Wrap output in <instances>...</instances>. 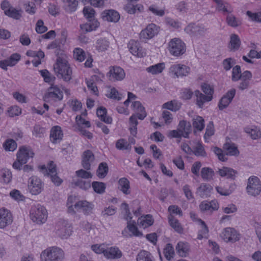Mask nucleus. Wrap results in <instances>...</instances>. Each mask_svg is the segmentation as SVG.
Returning a JSON list of instances; mask_svg holds the SVG:
<instances>
[{"label": "nucleus", "instance_id": "obj_46", "mask_svg": "<svg viewBox=\"0 0 261 261\" xmlns=\"http://www.w3.org/2000/svg\"><path fill=\"white\" fill-rule=\"evenodd\" d=\"M172 115H162L161 119H160V121L158 122L153 121V118L152 117L150 119V122L153 124L154 128H158L163 125V121L166 124H170L173 118L171 117Z\"/></svg>", "mask_w": 261, "mask_h": 261}, {"label": "nucleus", "instance_id": "obj_7", "mask_svg": "<svg viewBox=\"0 0 261 261\" xmlns=\"http://www.w3.org/2000/svg\"><path fill=\"white\" fill-rule=\"evenodd\" d=\"M160 31V28L154 23L148 24L139 34L140 40L147 41L156 36Z\"/></svg>", "mask_w": 261, "mask_h": 261}, {"label": "nucleus", "instance_id": "obj_1", "mask_svg": "<svg viewBox=\"0 0 261 261\" xmlns=\"http://www.w3.org/2000/svg\"><path fill=\"white\" fill-rule=\"evenodd\" d=\"M136 98L137 97L135 94L130 92H128L126 100L123 104H121L117 107V109L118 112L120 114L126 113L127 108L129 103H132L131 109L136 113V114H140V113H144L145 112L144 107L140 101L135 100Z\"/></svg>", "mask_w": 261, "mask_h": 261}, {"label": "nucleus", "instance_id": "obj_23", "mask_svg": "<svg viewBox=\"0 0 261 261\" xmlns=\"http://www.w3.org/2000/svg\"><path fill=\"white\" fill-rule=\"evenodd\" d=\"M12 216L9 211L5 208L0 209V228H4L12 222Z\"/></svg>", "mask_w": 261, "mask_h": 261}, {"label": "nucleus", "instance_id": "obj_51", "mask_svg": "<svg viewBox=\"0 0 261 261\" xmlns=\"http://www.w3.org/2000/svg\"><path fill=\"white\" fill-rule=\"evenodd\" d=\"M245 130L246 133L250 135L251 138L253 140L261 138V131L256 127L246 128Z\"/></svg>", "mask_w": 261, "mask_h": 261}, {"label": "nucleus", "instance_id": "obj_64", "mask_svg": "<svg viewBox=\"0 0 261 261\" xmlns=\"http://www.w3.org/2000/svg\"><path fill=\"white\" fill-rule=\"evenodd\" d=\"M193 125L194 129H196L198 130H202L204 127V119L202 117L198 115L196 119H194V120L193 122Z\"/></svg>", "mask_w": 261, "mask_h": 261}, {"label": "nucleus", "instance_id": "obj_3", "mask_svg": "<svg viewBox=\"0 0 261 261\" xmlns=\"http://www.w3.org/2000/svg\"><path fill=\"white\" fill-rule=\"evenodd\" d=\"M55 72L59 77L69 81L72 77V70L67 61L64 58H58L54 67Z\"/></svg>", "mask_w": 261, "mask_h": 261}, {"label": "nucleus", "instance_id": "obj_8", "mask_svg": "<svg viewBox=\"0 0 261 261\" xmlns=\"http://www.w3.org/2000/svg\"><path fill=\"white\" fill-rule=\"evenodd\" d=\"M56 233L62 239L67 238L72 232L70 224L67 221L60 219L55 226Z\"/></svg>", "mask_w": 261, "mask_h": 261}, {"label": "nucleus", "instance_id": "obj_49", "mask_svg": "<svg viewBox=\"0 0 261 261\" xmlns=\"http://www.w3.org/2000/svg\"><path fill=\"white\" fill-rule=\"evenodd\" d=\"M223 148L227 151V155H238L239 154V151L234 143H225Z\"/></svg>", "mask_w": 261, "mask_h": 261}, {"label": "nucleus", "instance_id": "obj_18", "mask_svg": "<svg viewBox=\"0 0 261 261\" xmlns=\"http://www.w3.org/2000/svg\"><path fill=\"white\" fill-rule=\"evenodd\" d=\"M100 17L103 21L116 23L119 20L120 15L117 11L108 9L103 11L100 14Z\"/></svg>", "mask_w": 261, "mask_h": 261}, {"label": "nucleus", "instance_id": "obj_9", "mask_svg": "<svg viewBox=\"0 0 261 261\" xmlns=\"http://www.w3.org/2000/svg\"><path fill=\"white\" fill-rule=\"evenodd\" d=\"M191 72V68L185 64L175 63L169 68V73L174 77H182L188 76Z\"/></svg>", "mask_w": 261, "mask_h": 261}, {"label": "nucleus", "instance_id": "obj_57", "mask_svg": "<svg viewBox=\"0 0 261 261\" xmlns=\"http://www.w3.org/2000/svg\"><path fill=\"white\" fill-rule=\"evenodd\" d=\"M199 221L201 224V229L198 232L197 239L201 240L203 238H207L208 233V229L203 221L201 219H199Z\"/></svg>", "mask_w": 261, "mask_h": 261}, {"label": "nucleus", "instance_id": "obj_54", "mask_svg": "<svg viewBox=\"0 0 261 261\" xmlns=\"http://www.w3.org/2000/svg\"><path fill=\"white\" fill-rule=\"evenodd\" d=\"M137 115H132L129 119V122L130 125L129 130L130 134L135 136L137 134V125H138Z\"/></svg>", "mask_w": 261, "mask_h": 261}, {"label": "nucleus", "instance_id": "obj_47", "mask_svg": "<svg viewBox=\"0 0 261 261\" xmlns=\"http://www.w3.org/2000/svg\"><path fill=\"white\" fill-rule=\"evenodd\" d=\"M241 44V40L238 35L232 34L230 37L229 48L231 50H236L239 49Z\"/></svg>", "mask_w": 261, "mask_h": 261}, {"label": "nucleus", "instance_id": "obj_59", "mask_svg": "<svg viewBox=\"0 0 261 261\" xmlns=\"http://www.w3.org/2000/svg\"><path fill=\"white\" fill-rule=\"evenodd\" d=\"M116 147L119 150H130L131 146L124 139H120L116 143Z\"/></svg>", "mask_w": 261, "mask_h": 261}, {"label": "nucleus", "instance_id": "obj_2", "mask_svg": "<svg viewBox=\"0 0 261 261\" xmlns=\"http://www.w3.org/2000/svg\"><path fill=\"white\" fill-rule=\"evenodd\" d=\"M201 89L205 95L198 90L195 91L194 93L196 97V105L199 108H202L205 102L211 101L213 98L214 93L213 87L206 83H203L201 85Z\"/></svg>", "mask_w": 261, "mask_h": 261}, {"label": "nucleus", "instance_id": "obj_13", "mask_svg": "<svg viewBox=\"0 0 261 261\" xmlns=\"http://www.w3.org/2000/svg\"><path fill=\"white\" fill-rule=\"evenodd\" d=\"M127 47L129 52L134 56L142 58L146 55L145 49L143 48L137 41L130 40L128 44Z\"/></svg>", "mask_w": 261, "mask_h": 261}, {"label": "nucleus", "instance_id": "obj_52", "mask_svg": "<svg viewBox=\"0 0 261 261\" xmlns=\"http://www.w3.org/2000/svg\"><path fill=\"white\" fill-rule=\"evenodd\" d=\"M214 175V171L209 167L202 168L201 171V176L205 180H210Z\"/></svg>", "mask_w": 261, "mask_h": 261}, {"label": "nucleus", "instance_id": "obj_16", "mask_svg": "<svg viewBox=\"0 0 261 261\" xmlns=\"http://www.w3.org/2000/svg\"><path fill=\"white\" fill-rule=\"evenodd\" d=\"M236 90L231 89L228 90L220 99L218 107L220 110H223L229 105L236 95Z\"/></svg>", "mask_w": 261, "mask_h": 261}, {"label": "nucleus", "instance_id": "obj_30", "mask_svg": "<svg viewBox=\"0 0 261 261\" xmlns=\"http://www.w3.org/2000/svg\"><path fill=\"white\" fill-rule=\"evenodd\" d=\"M74 207L77 211L82 209L85 215L90 214L93 209V205L86 200L79 201L75 203Z\"/></svg>", "mask_w": 261, "mask_h": 261}, {"label": "nucleus", "instance_id": "obj_6", "mask_svg": "<svg viewBox=\"0 0 261 261\" xmlns=\"http://www.w3.org/2000/svg\"><path fill=\"white\" fill-rule=\"evenodd\" d=\"M168 50L172 56L179 57L186 52V44L180 39L174 38L169 41Z\"/></svg>", "mask_w": 261, "mask_h": 261}, {"label": "nucleus", "instance_id": "obj_10", "mask_svg": "<svg viewBox=\"0 0 261 261\" xmlns=\"http://www.w3.org/2000/svg\"><path fill=\"white\" fill-rule=\"evenodd\" d=\"M246 191L249 195L253 196H256L260 194L261 182L257 177L252 176L249 178Z\"/></svg>", "mask_w": 261, "mask_h": 261}, {"label": "nucleus", "instance_id": "obj_53", "mask_svg": "<svg viewBox=\"0 0 261 261\" xmlns=\"http://www.w3.org/2000/svg\"><path fill=\"white\" fill-rule=\"evenodd\" d=\"M163 253L165 258L168 260H170L173 258L174 255V250L172 245L170 243L167 244L164 249Z\"/></svg>", "mask_w": 261, "mask_h": 261}, {"label": "nucleus", "instance_id": "obj_56", "mask_svg": "<svg viewBox=\"0 0 261 261\" xmlns=\"http://www.w3.org/2000/svg\"><path fill=\"white\" fill-rule=\"evenodd\" d=\"M39 72L45 83H47L50 84H51L54 83L55 80V77L52 75L48 70L44 69L40 70Z\"/></svg>", "mask_w": 261, "mask_h": 261}, {"label": "nucleus", "instance_id": "obj_15", "mask_svg": "<svg viewBox=\"0 0 261 261\" xmlns=\"http://www.w3.org/2000/svg\"><path fill=\"white\" fill-rule=\"evenodd\" d=\"M1 9L4 11L5 14L9 17L18 19L21 16V12L12 7L6 1L2 3Z\"/></svg>", "mask_w": 261, "mask_h": 261}, {"label": "nucleus", "instance_id": "obj_36", "mask_svg": "<svg viewBox=\"0 0 261 261\" xmlns=\"http://www.w3.org/2000/svg\"><path fill=\"white\" fill-rule=\"evenodd\" d=\"M109 46L110 42L106 38L98 39L95 44V47L99 53L106 51L109 48Z\"/></svg>", "mask_w": 261, "mask_h": 261}, {"label": "nucleus", "instance_id": "obj_22", "mask_svg": "<svg viewBox=\"0 0 261 261\" xmlns=\"http://www.w3.org/2000/svg\"><path fill=\"white\" fill-rule=\"evenodd\" d=\"M100 76L97 75H93L90 79L86 80V83L88 89L91 93L95 96L99 95V91L96 86L99 81H101Z\"/></svg>", "mask_w": 261, "mask_h": 261}, {"label": "nucleus", "instance_id": "obj_24", "mask_svg": "<svg viewBox=\"0 0 261 261\" xmlns=\"http://www.w3.org/2000/svg\"><path fill=\"white\" fill-rule=\"evenodd\" d=\"M19 54L15 53L12 54L8 59L0 61V67L4 70H7L8 67L15 66L20 60Z\"/></svg>", "mask_w": 261, "mask_h": 261}, {"label": "nucleus", "instance_id": "obj_4", "mask_svg": "<svg viewBox=\"0 0 261 261\" xmlns=\"http://www.w3.org/2000/svg\"><path fill=\"white\" fill-rule=\"evenodd\" d=\"M42 261H63L64 252L57 247H53L43 251L40 255Z\"/></svg>", "mask_w": 261, "mask_h": 261}, {"label": "nucleus", "instance_id": "obj_63", "mask_svg": "<svg viewBox=\"0 0 261 261\" xmlns=\"http://www.w3.org/2000/svg\"><path fill=\"white\" fill-rule=\"evenodd\" d=\"M73 184L75 186L79 187L81 189L87 190L90 188L91 184L90 181L84 180L83 179H77L74 181Z\"/></svg>", "mask_w": 261, "mask_h": 261}, {"label": "nucleus", "instance_id": "obj_55", "mask_svg": "<svg viewBox=\"0 0 261 261\" xmlns=\"http://www.w3.org/2000/svg\"><path fill=\"white\" fill-rule=\"evenodd\" d=\"M92 186L94 192L100 194H103L106 188V184L99 181H93Z\"/></svg>", "mask_w": 261, "mask_h": 261}, {"label": "nucleus", "instance_id": "obj_29", "mask_svg": "<svg viewBox=\"0 0 261 261\" xmlns=\"http://www.w3.org/2000/svg\"><path fill=\"white\" fill-rule=\"evenodd\" d=\"M27 55L33 58L32 62L34 66L37 67L41 64V60L44 57V54L41 50L38 51L29 50L27 52Z\"/></svg>", "mask_w": 261, "mask_h": 261}, {"label": "nucleus", "instance_id": "obj_60", "mask_svg": "<svg viewBox=\"0 0 261 261\" xmlns=\"http://www.w3.org/2000/svg\"><path fill=\"white\" fill-rule=\"evenodd\" d=\"M3 147L6 151H13L16 148L17 143L12 139H7L4 143Z\"/></svg>", "mask_w": 261, "mask_h": 261}, {"label": "nucleus", "instance_id": "obj_28", "mask_svg": "<svg viewBox=\"0 0 261 261\" xmlns=\"http://www.w3.org/2000/svg\"><path fill=\"white\" fill-rule=\"evenodd\" d=\"M63 136L61 128L59 126H55L50 130V140L54 144L60 142Z\"/></svg>", "mask_w": 261, "mask_h": 261}, {"label": "nucleus", "instance_id": "obj_19", "mask_svg": "<svg viewBox=\"0 0 261 261\" xmlns=\"http://www.w3.org/2000/svg\"><path fill=\"white\" fill-rule=\"evenodd\" d=\"M135 224V221H133L132 223L127 222L126 228L122 231V235L126 238L132 236L142 237V233L138 230Z\"/></svg>", "mask_w": 261, "mask_h": 261}, {"label": "nucleus", "instance_id": "obj_17", "mask_svg": "<svg viewBox=\"0 0 261 261\" xmlns=\"http://www.w3.org/2000/svg\"><path fill=\"white\" fill-rule=\"evenodd\" d=\"M107 76L110 80L121 81L124 79L125 73L122 68L118 66H113L110 68Z\"/></svg>", "mask_w": 261, "mask_h": 261}, {"label": "nucleus", "instance_id": "obj_45", "mask_svg": "<svg viewBox=\"0 0 261 261\" xmlns=\"http://www.w3.org/2000/svg\"><path fill=\"white\" fill-rule=\"evenodd\" d=\"M204 30V28L198 24L191 23L185 29V31L190 35L200 34Z\"/></svg>", "mask_w": 261, "mask_h": 261}, {"label": "nucleus", "instance_id": "obj_58", "mask_svg": "<svg viewBox=\"0 0 261 261\" xmlns=\"http://www.w3.org/2000/svg\"><path fill=\"white\" fill-rule=\"evenodd\" d=\"M140 225L143 228L148 227L153 223V219L150 215H146L143 218L140 219Z\"/></svg>", "mask_w": 261, "mask_h": 261}, {"label": "nucleus", "instance_id": "obj_32", "mask_svg": "<svg viewBox=\"0 0 261 261\" xmlns=\"http://www.w3.org/2000/svg\"><path fill=\"white\" fill-rule=\"evenodd\" d=\"M177 129L182 134V136L184 138H188L192 129L191 123L189 122L182 120L179 122Z\"/></svg>", "mask_w": 261, "mask_h": 261}, {"label": "nucleus", "instance_id": "obj_20", "mask_svg": "<svg viewBox=\"0 0 261 261\" xmlns=\"http://www.w3.org/2000/svg\"><path fill=\"white\" fill-rule=\"evenodd\" d=\"M34 153L32 150L26 146H22L19 148L17 153V158L22 163L26 164L30 158H33Z\"/></svg>", "mask_w": 261, "mask_h": 261}, {"label": "nucleus", "instance_id": "obj_42", "mask_svg": "<svg viewBox=\"0 0 261 261\" xmlns=\"http://www.w3.org/2000/svg\"><path fill=\"white\" fill-rule=\"evenodd\" d=\"M65 10L69 13L74 12L77 9L78 2L76 0H62Z\"/></svg>", "mask_w": 261, "mask_h": 261}, {"label": "nucleus", "instance_id": "obj_31", "mask_svg": "<svg viewBox=\"0 0 261 261\" xmlns=\"http://www.w3.org/2000/svg\"><path fill=\"white\" fill-rule=\"evenodd\" d=\"M122 255L121 251L117 247L108 248L104 252V256L108 259H118Z\"/></svg>", "mask_w": 261, "mask_h": 261}, {"label": "nucleus", "instance_id": "obj_33", "mask_svg": "<svg viewBox=\"0 0 261 261\" xmlns=\"http://www.w3.org/2000/svg\"><path fill=\"white\" fill-rule=\"evenodd\" d=\"M212 187L207 184L202 183L197 189L196 194L201 198H206L210 196Z\"/></svg>", "mask_w": 261, "mask_h": 261}, {"label": "nucleus", "instance_id": "obj_41", "mask_svg": "<svg viewBox=\"0 0 261 261\" xmlns=\"http://www.w3.org/2000/svg\"><path fill=\"white\" fill-rule=\"evenodd\" d=\"M168 220L170 225L176 232L179 234L184 233V229L181 224L173 215H170L168 216Z\"/></svg>", "mask_w": 261, "mask_h": 261}, {"label": "nucleus", "instance_id": "obj_21", "mask_svg": "<svg viewBox=\"0 0 261 261\" xmlns=\"http://www.w3.org/2000/svg\"><path fill=\"white\" fill-rule=\"evenodd\" d=\"M139 0H126V3L124 5V10L130 14H134L137 11L142 12L144 10V7L142 4H135V2H137Z\"/></svg>", "mask_w": 261, "mask_h": 261}, {"label": "nucleus", "instance_id": "obj_12", "mask_svg": "<svg viewBox=\"0 0 261 261\" xmlns=\"http://www.w3.org/2000/svg\"><path fill=\"white\" fill-rule=\"evenodd\" d=\"M63 92L56 86L50 87L44 96V101L50 102L62 99Z\"/></svg>", "mask_w": 261, "mask_h": 261}, {"label": "nucleus", "instance_id": "obj_14", "mask_svg": "<svg viewBox=\"0 0 261 261\" xmlns=\"http://www.w3.org/2000/svg\"><path fill=\"white\" fill-rule=\"evenodd\" d=\"M221 237L226 242L234 243L239 240L240 233L233 228L227 227L223 230Z\"/></svg>", "mask_w": 261, "mask_h": 261}, {"label": "nucleus", "instance_id": "obj_48", "mask_svg": "<svg viewBox=\"0 0 261 261\" xmlns=\"http://www.w3.org/2000/svg\"><path fill=\"white\" fill-rule=\"evenodd\" d=\"M109 171V168L106 162H102L99 164L96 171L97 176L100 178H105Z\"/></svg>", "mask_w": 261, "mask_h": 261}, {"label": "nucleus", "instance_id": "obj_11", "mask_svg": "<svg viewBox=\"0 0 261 261\" xmlns=\"http://www.w3.org/2000/svg\"><path fill=\"white\" fill-rule=\"evenodd\" d=\"M44 183L36 176H32L28 179V188L30 192L34 195L40 194L43 189Z\"/></svg>", "mask_w": 261, "mask_h": 261}, {"label": "nucleus", "instance_id": "obj_37", "mask_svg": "<svg viewBox=\"0 0 261 261\" xmlns=\"http://www.w3.org/2000/svg\"><path fill=\"white\" fill-rule=\"evenodd\" d=\"M236 185L234 182H231L229 185V187L226 186H218L216 187L217 192L222 196H228L231 194L236 189Z\"/></svg>", "mask_w": 261, "mask_h": 261}, {"label": "nucleus", "instance_id": "obj_61", "mask_svg": "<svg viewBox=\"0 0 261 261\" xmlns=\"http://www.w3.org/2000/svg\"><path fill=\"white\" fill-rule=\"evenodd\" d=\"M217 6V8L220 11H222L225 13H230L231 12L232 10L227 4H224L222 0H213Z\"/></svg>", "mask_w": 261, "mask_h": 261}, {"label": "nucleus", "instance_id": "obj_50", "mask_svg": "<svg viewBox=\"0 0 261 261\" xmlns=\"http://www.w3.org/2000/svg\"><path fill=\"white\" fill-rule=\"evenodd\" d=\"M136 260L137 261H154L151 254L149 252L144 250L139 252Z\"/></svg>", "mask_w": 261, "mask_h": 261}, {"label": "nucleus", "instance_id": "obj_25", "mask_svg": "<svg viewBox=\"0 0 261 261\" xmlns=\"http://www.w3.org/2000/svg\"><path fill=\"white\" fill-rule=\"evenodd\" d=\"M82 165L84 169L89 170L91 169V164L95 159L94 155L90 150L85 151L82 156Z\"/></svg>", "mask_w": 261, "mask_h": 261}, {"label": "nucleus", "instance_id": "obj_43", "mask_svg": "<svg viewBox=\"0 0 261 261\" xmlns=\"http://www.w3.org/2000/svg\"><path fill=\"white\" fill-rule=\"evenodd\" d=\"M118 188L125 195L130 193L129 181L126 178H121L119 180Z\"/></svg>", "mask_w": 261, "mask_h": 261}, {"label": "nucleus", "instance_id": "obj_44", "mask_svg": "<svg viewBox=\"0 0 261 261\" xmlns=\"http://www.w3.org/2000/svg\"><path fill=\"white\" fill-rule=\"evenodd\" d=\"M106 95L107 97L119 100L123 97V95L114 87H109L108 88Z\"/></svg>", "mask_w": 261, "mask_h": 261}, {"label": "nucleus", "instance_id": "obj_34", "mask_svg": "<svg viewBox=\"0 0 261 261\" xmlns=\"http://www.w3.org/2000/svg\"><path fill=\"white\" fill-rule=\"evenodd\" d=\"M181 103L177 100H172L164 103L162 106L163 110H169L172 112H175L179 110L181 107Z\"/></svg>", "mask_w": 261, "mask_h": 261}, {"label": "nucleus", "instance_id": "obj_38", "mask_svg": "<svg viewBox=\"0 0 261 261\" xmlns=\"http://www.w3.org/2000/svg\"><path fill=\"white\" fill-rule=\"evenodd\" d=\"M190 246L187 242H179L176 246V250L178 254L181 257H186L189 254Z\"/></svg>", "mask_w": 261, "mask_h": 261}, {"label": "nucleus", "instance_id": "obj_39", "mask_svg": "<svg viewBox=\"0 0 261 261\" xmlns=\"http://www.w3.org/2000/svg\"><path fill=\"white\" fill-rule=\"evenodd\" d=\"M218 172L221 177H226L228 179H234L237 171L232 168L227 167H223L221 169H218Z\"/></svg>", "mask_w": 261, "mask_h": 261}, {"label": "nucleus", "instance_id": "obj_27", "mask_svg": "<svg viewBox=\"0 0 261 261\" xmlns=\"http://www.w3.org/2000/svg\"><path fill=\"white\" fill-rule=\"evenodd\" d=\"M87 20L88 22L80 25L81 30L83 32L87 33L94 31L100 26V22L97 19Z\"/></svg>", "mask_w": 261, "mask_h": 261}, {"label": "nucleus", "instance_id": "obj_62", "mask_svg": "<svg viewBox=\"0 0 261 261\" xmlns=\"http://www.w3.org/2000/svg\"><path fill=\"white\" fill-rule=\"evenodd\" d=\"M83 14L87 20L96 19L95 10L90 7H85L83 9Z\"/></svg>", "mask_w": 261, "mask_h": 261}, {"label": "nucleus", "instance_id": "obj_26", "mask_svg": "<svg viewBox=\"0 0 261 261\" xmlns=\"http://www.w3.org/2000/svg\"><path fill=\"white\" fill-rule=\"evenodd\" d=\"M200 210L208 214H212L214 211H217L218 208V203L215 200L210 202L203 201L199 205Z\"/></svg>", "mask_w": 261, "mask_h": 261}, {"label": "nucleus", "instance_id": "obj_35", "mask_svg": "<svg viewBox=\"0 0 261 261\" xmlns=\"http://www.w3.org/2000/svg\"><path fill=\"white\" fill-rule=\"evenodd\" d=\"M252 78V74L249 71H245L242 73V76L240 79L241 82L239 85V88L241 90L247 89L250 84V81Z\"/></svg>", "mask_w": 261, "mask_h": 261}, {"label": "nucleus", "instance_id": "obj_40", "mask_svg": "<svg viewBox=\"0 0 261 261\" xmlns=\"http://www.w3.org/2000/svg\"><path fill=\"white\" fill-rule=\"evenodd\" d=\"M165 64L164 62L159 63L146 68V71L152 75L161 73L165 69Z\"/></svg>", "mask_w": 261, "mask_h": 261}, {"label": "nucleus", "instance_id": "obj_5", "mask_svg": "<svg viewBox=\"0 0 261 261\" xmlns=\"http://www.w3.org/2000/svg\"><path fill=\"white\" fill-rule=\"evenodd\" d=\"M30 216L34 222L41 224L45 223L47 220V211L44 206L40 204L34 205L31 208Z\"/></svg>", "mask_w": 261, "mask_h": 261}]
</instances>
